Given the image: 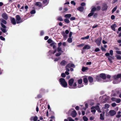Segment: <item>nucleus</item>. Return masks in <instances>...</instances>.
I'll return each instance as SVG.
<instances>
[{"instance_id": "f257e3e1", "label": "nucleus", "mask_w": 121, "mask_h": 121, "mask_svg": "<svg viewBox=\"0 0 121 121\" xmlns=\"http://www.w3.org/2000/svg\"><path fill=\"white\" fill-rule=\"evenodd\" d=\"M74 80L71 78L69 81V87L70 89H75L77 88V85L76 83H73Z\"/></svg>"}, {"instance_id": "f03ea898", "label": "nucleus", "mask_w": 121, "mask_h": 121, "mask_svg": "<svg viewBox=\"0 0 121 121\" xmlns=\"http://www.w3.org/2000/svg\"><path fill=\"white\" fill-rule=\"evenodd\" d=\"M114 78L113 83H117L121 81V73L117 75H114Z\"/></svg>"}, {"instance_id": "7ed1b4c3", "label": "nucleus", "mask_w": 121, "mask_h": 121, "mask_svg": "<svg viewBox=\"0 0 121 121\" xmlns=\"http://www.w3.org/2000/svg\"><path fill=\"white\" fill-rule=\"evenodd\" d=\"M59 81L60 84L64 87H67V82L65 81L64 78H61L60 79Z\"/></svg>"}, {"instance_id": "20e7f679", "label": "nucleus", "mask_w": 121, "mask_h": 121, "mask_svg": "<svg viewBox=\"0 0 121 121\" xmlns=\"http://www.w3.org/2000/svg\"><path fill=\"white\" fill-rule=\"evenodd\" d=\"M75 66L74 65L72 64H69L67 65L65 67L66 71H69L70 70L69 69L71 67L74 68Z\"/></svg>"}, {"instance_id": "39448f33", "label": "nucleus", "mask_w": 121, "mask_h": 121, "mask_svg": "<svg viewBox=\"0 0 121 121\" xmlns=\"http://www.w3.org/2000/svg\"><path fill=\"white\" fill-rule=\"evenodd\" d=\"M1 26L2 28H0L1 30L4 33H6L7 31V30H6V27L3 24L1 23Z\"/></svg>"}, {"instance_id": "423d86ee", "label": "nucleus", "mask_w": 121, "mask_h": 121, "mask_svg": "<svg viewBox=\"0 0 121 121\" xmlns=\"http://www.w3.org/2000/svg\"><path fill=\"white\" fill-rule=\"evenodd\" d=\"M102 39L100 37L98 38L95 40V42L98 46H99L100 45Z\"/></svg>"}, {"instance_id": "0eeeda50", "label": "nucleus", "mask_w": 121, "mask_h": 121, "mask_svg": "<svg viewBox=\"0 0 121 121\" xmlns=\"http://www.w3.org/2000/svg\"><path fill=\"white\" fill-rule=\"evenodd\" d=\"M16 20L17 23L18 24L21 23L22 22L20 21L21 17L19 16L18 15H16Z\"/></svg>"}, {"instance_id": "6e6552de", "label": "nucleus", "mask_w": 121, "mask_h": 121, "mask_svg": "<svg viewBox=\"0 0 121 121\" xmlns=\"http://www.w3.org/2000/svg\"><path fill=\"white\" fill-rule=\"evenodd\" d=\"M35 5L40 8L42 7V4L40 2H36L35 4Z\"/></svg>"}, {"instance_id": "1a4fd4ad", "label": "nucleus", "mask_w": 121, "mask_h": 121, "mask_svg": "<svg viewBox=\"0 0 121 121\" xmlns=\"http://www.w3.org/2000/svg\"><path fill=\"white\" fill-rule=\"evenodd\" d=\"M38 119V117L37 116L35 117L32 116L30 117V120L31 121H33V120L34 121H37Z\"/></svg>"}, {"instance_id": "9d476101", "label": "nucleus", "mask_w": 121, "mask_h": 121, "mask_svg": "<svg viewBox=\"0 0 121 121\" xmlns=\"http://www.w3.org/2000/svg\"><path fill=\"white\" fill-rule=\"evenodd\" d=\"M2 17L5 20H7L8 18V16L6 13H3L2 15Z\"/></svg>"}, {"instance_id": "9b49d317", "label": "nucleus", "mask_w": 121, "mask_h": 121, "mask_svg": "<svg viewBox=\"0 0 121 121\" xmlns=\"http://www.w3.org/2000/svg\"><path fill=\"white\" fill-rule=\"evenodd\" d=\"M109 113L111 116H113L116 113V112L114 110H110L109 112Z\"/></svg>"}, {"instance_id": "f8f14e48", "label": "nucleus", "mask_w": 121, "mask_h": 121, "mask_svg": "<svg viewBox=\"0 0 121 121\" xmlns=\"http://www.w3.org/2000/svg\"><path fill=\"white\" fill-rule=\"evenodd\" d=\"M10 20L11 23L15 25L16 24V22L14 18H11Z\"/></svg>"}, {"instance_id": "ddd939ff", "label": "nucleus", "mask_w": 121, "mask_h": 121, "mask_svg": "<svg viewBox=\"0 0 121 121\" xmlns=\"http://www.w3.org/2000/svg\"><path fill=\"white\" fill-rule=\"evenodd\" d=\"M61 34L64 37V38L65 40L66 39L68 35L65 34L64 32H62L61 33Z\"/></svg>"}, {"instance_id": "4468645a", "label": "nucleus", "mask_w": 121, "mask_h": 121, "mask_svg": "<svg viewBox=\"0 0 121 121\" xmlns=\"http://www.w3.org/2000/svg\"><path fill=\"white\" fill-rule=\"evenodd\" d=\"M77 114V113L76 111L75 110H74L71 113V115L73 117H76Z\"/></svg>"}, {"instance_id": "2eb2a0df", "label": "nucleus", "mask_w": 121, "mask_h": 121, "mask_svg": "<svg viewBox=\"0 0 121 121\" xmlns=\"http://www.w3.org/2000/svg\"><path fill=\"white\" fill-rule=\"evenodd\" d=\"M100 77L101 78L103 79H105L106 78V76L105 74L104 73H102L100 74Z\"/></svg>"}, {"instance_id": "dca6fc26", "label": "nucleus", "mask_w": 121, "mask_h": 121, "mask_svg": "<svg viewBox=\"0 0 121 121\" xmlns=\"http://www.w3.org/2000/svg\"><path fill=\"white\" fill-rule=\"evenodd\" d=\"M108 8V6L106 4H104L103 5L102 8V10L104 11L106 10Z\"/></svg>"}, {"instance_id": "f3484780", "label": "nucleus", "mask_w": 121, "mask_h": 121, "mask_svg": "<svg viewBox=\"0 0 121 121\" xmlns=\"http://www.w3.org/2000/svg\"><path fill=\"white\" fill-rule=\"evenodd\" d=\"M90 48L91 47L90 46L88 45H86L83 48V50L88 49H90Z\"/></svg>"}, {"instance_id": "a211bd4d", "label": "nucleus", "mask_w": 121, "mask_h": 121, "mask_svg": "<svg viewBox=\"0 0 121 121\" xmlns=\"http://www.w3.org/2000/svg\"><path fill=\"white\" fill-rule=\"evenodd\" d=\"M67 63L66 61L65 60H62L60 62V64L61 65H65Z\"/></svg>"}, {"instance_id": "6ab92c4d", "label": "nucleus", "mask_w": 121, "mask_h": 121, "mask_svg": "<svg viewBox=\"0 0 121 121\" xmlns=\"http://www.w3.org/2000/svg\"><path fill=\"white\" fill-rule=\"evenodd\" d=\"M0 22H1L0 23V24L1 25V23L2 24H7V22L6 21L3 19H0Z\"/></svg>"}, {"instance_id": "aec40b11", "label": "nucleus", "mask_w": 121, "mask_h": 121, "mask_svg": "<svg viewBox=\"0 0 121 121\" xmlns=\"http://www.w3.org/2000/svg\"><path fill=\"white\" fill-rule=\"evenodd\" d=\"M48 2L47 0H43V4L44 6L47 5L48 3Z\"/></svg>"}, {"instance_id": "412c9836", "label": "nucleus", "mask_w": 121, "mask_h": 121, "mask_svg": "<svg viewBox=\"0 0 121 121\" xmlns=\"http://www.w3.org/2000/svg\"><path fill=\"white\" fill-rule=\"evenodd\" d=\"M117 27V26L115 24H114L111 26L112 29L114 31H115V28Z\"/></svg>"}, {"instance_id": "4be33fe9", "label": "nucleus", "mask_w": 121, "mask_h": 121, "mask_svg": "<svg viewBox=\"0 0 121 121\" xmlns=\"http://www.w3.org/2000/svg\"><path fill=\"white\" fill-rule=\"evenodd\" d=\"M104 112H103L102 113L100 114V119L101 120H103L104 119Z\"/></svg>"}, {"instance_id": "5701e85b", "label": "nucleus", "mask_w": 121, "mask_h": 121, "mask_svg": "<svg viewBox=\"0 0 121 121\" xmlns=\"http://www.w3.org/2000/svg\"><path fill=\"white\" fill-rule=\"evenodd\" d=\"M96 79L97 81L100 82L101 81V77H100V75L99 76H97L96 77Z\"/></svg>"}, {"instance_id": "b1692460", "label": "nucleus", "mask_w": 121, "mask_h": 121, "mask_svg": "<svg viewBox=\"0 0 121 121\" xmlns=\"http://www.w3.org/2000/svg\"><path fill=\"white\" fill-rule=\"evenodd\" d=\"M77 9L81 12H82L84 10V8L82 7H80L77 8Z\"/></svg>"}, {"instance_id": "393cba45", "label": "nucleus", "mask_w": 121, "mask_h": 121, "mask_svg": "<svg viewBox=\"0 0 121 121\" xmlns=\"http://www.w3.org/2000/svg\"><path fill=\"white\" fill-rule=\"evenodd\" d=\"M71 16V15L70 14H67L65 15L64 16V17L66 18H69Z\"/></svg>"}, {"instance_id": "a878e982", "label": "nucleus", "mask_w": 121, "mask_h": 121, "mask_svg": "<svg viewBox=\"0 0 121 121\" xmlns=\"http://www.w3.org/2000/svg\"><path fill=\"white\" fill-rule=\"evenodd\" d=\"M95 106H92L91 108V111L92 112L94 113V114H95L96 112V110L95 109Z\"/></svg>"}, {"instance_id": "bb28decb", "label": "nucleus", "mask_w": 121, "mask_h": 121, "mask_svg": "<svg viewBox=\"0 0 121 121\" xmlns=\"http://www.w3.org/2000/svg\"><path fill=\"white\" fill-rule=\"evenodd\" d=\"M95 109L98 110V112H101L100 109L99 108V107L98 105L95 106Z\"/></svg>"}, {"instance_id": "cd10ccee", "label": "nucleus", "mask_w": 121, "mask_h": 121, "mask_svg": "<svg viewBox=\"0 0 121 121\" xmlns=\"http://www.w3.org/2000/svg\"><path fill=\"white\" fill-rule=\"evenodd\" d=\"M89 35H87V36L85 37H84L81 38V39L83 40L87 39H89Z\"/></svg>"}, {"instance_id": "c85d7f7f", "label": "nucleus", "mask_w": 121, "mask_h": 121, "mask_svg": "<svg viewBox=\"0 0 121 121\" xmlns=\"http://www.w3.org/2000/svg\"><path fill=\"white\" fill-rule=\"evenodd\" d=\"M88 79L89 81L91 82H92L93 81V78L91 77H89L88 78Z\"/></svg>"}, {"instance_id": "c756f323", "label": "nucleus", "mask_w": 121, "mask_h": 121, "mask_svg": "<svg viewBox=\"0 0 121 121\" xmlns=\"http://www.w3.org/2000/svg\"><path fill=\"white\" fill-rule=\"evenodd\" d=\"M57 51L58 52H63L62 50H61V48L60 47H58V48Z\"/></svg>"}, {"instance_id": "7c9ffc66", "label": "nucleus", "mask_w": 121, "mask_h": 121, "mask_svg": "<svg viewBox=\"0 0 121 121\" xmlns=\"http://www.w3.org/2000/svg\"><path fill=\"white\" fill-rule=\"evenodd\" d=\"M83 82L85 83L86 84L88 82L87 79L86 78H83Z\"/></svg>"}, {"instance_id": "2f4dec72", "label": "nucleus", "mask_w": 121, "mask_h": 121, "mask_svg": "<svg viewBox=\"0 0 121 121\" xmlns=\"http://www.w3.org/2000/svg\"><path fill=\"white\" fill-rule=\"evenodd\" d=\"M57 19L58 20L60 21H63L62 17L60 16L58 17L57 18Z\"/></svg>"}, {"instance_id": "473e14b6", "label": "nucleus", "mask_w": 121, "mask_h": 121, "mask_svg": "<svg viewBox=\"0 0 121 121\" xmlns=\"http://www.w3.org/2000/svg\"><path fill=\"white\" fill-rule=\"evenodd\" d=\"M78 82L79 84H81L82 82V79H79L78 80Z\"/></svg>"}, {"instance_id": "72a5a7b5", "label": "nucleus", "mask_w": 121, "mask_h": 121, "mask_svg": "<svg viewBox=\"0 0 121 121\" xmlns=\"http://www.w3.org/2000/svg\"><path fill=\"white\" fill-rule=\"evenodd\" d=\"M68 42L69 43H71L72 42V39L71 38H69L67 40Z\"/></svg>"}, {"instance_id": "f704fd0d", "label": "nucleus", "mask_w": 121, "mask_h": 121, "mask_svg": "<svg viewBox=\"0 0 121 121\" xmlns=\"http://www.w3.org/2000/svg\"><path fill=\"white\" fill-rule=\"evenodd\" d=\"M83 119L84 121H87L88 120V118L85 116L83 117Z\"/></svg>"}, {"instance_id": "c9c22d12", "label": "nucleus", "mask_w": 121, "mask_h": 121, "mask_svg": "<svg viewBox=\"0 0 121 121\" xmlns=\"http://www.w3.org/2000/svg\"><path fill=\"white\" fill-rule=\"evenodd\" d=\"M87 69V68L86 67H83L82 68V70L83 72H84Z\"/></svg>"}, {"instance_id": "e433bc0d", "label": "nucleus", "mask_w": 121, "mask_h": 121, "mask_svg": "<svg viewBox=\"0 0 121 121\" xmlns=\"http://www.w3.org/2000/svg\"><path fill=\"white\" fill-rule=\"evenodd\" d=\"M64 21L65 23H69L70 22L69 20L67 19H65Z\"/></svg>"}, {"instance_id": "4c0bfd02", "label": "nucleus", "mask_w": 121, "mask_h": 121, "mask_svg": "<svg viewBox=\"0 0 121 121\" xmlns=\"http://www.w3.org/2000/svg\"><path fill=\"white\" fill-rule=\"evenodd\" d=\"M109 105L108 104H105V107L104 108H105L107 109L109 108Z\"/></svg>"}, {"instance_id": "58836bf2", "label": "nucleus", "mask_w": 121, "mask_h": 121, "mask_svg": "<svg viewBox=\"0 0 121 121\" xmlns=\"http://www.w3.org/2000/svg\"><path fill=\"white\" fill-rule=\"evenodd\" d=\"M47 42L49 43H50L53 41L51 39H49L48 40Z\"/></svg>"}, {"instance_id": "ea45409f", "label": "nucleus", "mask_w": 121, "mask_h": 121, "mask_svg": "<svg viewBox=\"0 0 121 121\" xmlns=\"http://www.w3.org/2000/svg\"><path fill=\"white\" fill-rule=\"evenodd\" d=\"M121 101V99H117L116 102L117 103H120Z\"/></svg>"}, {"instance_id": "a19ab883", "label": "nucleus", "mask_w": 121, "mask_h": 121, "mask_svg": "<svg viewBox=\"0 0 121 121\" xmlns=\"http://www.w3.org/2000/svg\"><path fill=\"white\" fill-rule=\"evenodd\" d=\"M96 10V8L95 7H94L92 9L91 11V12L94 13V12Z\"/></svg>"}, {"instance_id": "79ce46f5", "label": "nucleus", "mask_w": 121, "mask_h": 121, "mask_svg": "<svg viewBox=\"0 0 121 121\" xmlns=\"http://www.w3.org/2000/svg\"><path fill=\"white\" fill-rule=\"evenodd\" d=\"M60 57H57L56 58L54 59V61H58V60L60 59Z\"/></svg>"}, {"instance_id": "37998d69", "label": "nucleus", "mask_w": 121, "mask_h": 121, "mask_svg": "<svg viewBox=\"0 0 121 121\" xmlns=\"http://www.w3.org/2000/svg\"><path fill=\"white\" fill-rule=\"evenodd\" d=\"M93 14H94V13L91 12V13H89L88 14V16L89 17H90L91 16H92Z\"/></svg>"}, {"instance_id": "c03bdc74", "label": "nucleus", "mask_w": 121, "mask_h": 121, "mask_svg": "<svg viewBox=\"0 0 121 121\" xmlns=\"http://www.w3.org/2000/svg\"><path fill=\"white\" fill-rule=\"evenodd\" d=\"M117 8V7L116 6V7L114 8L112 10V13H113L116 10Z\"/></svg>"}, {"instance_id": "a18cd8bd", "label": "nucleus", "mask_w": 121, "mask_h": 121, "mask_svg": "<svg viewBox=\"0 0 121 121\" xmlns=\"http://www.w3.org/2000/svg\"><path fill=\"white\" fill-rule=\"evenodd\" d=\"M36 12L35 11V10H33L31 11L30 12V13L31 14H35Z\"/></svg>"}, {"instance_id": "49530a36", "label": "nucleus", "mask_w": 121, "mask_h": 121, "mask_svg": "<svg viewBox=\"0 0 121 121\" xmlns=\"http://www.w3.org/2000/svg\"><path fill=\"white\" fill-rule=\"evenodd\" d=\"M117 99L115 97H112L111 98V100L113 101L116 102Z\"/></svg>"}, {"instance_id": "de8ad7c7", "label": "nucleus", "mask_w": 121, "mask_h": 121, "mask_svg": "<svg viewBox=\"0 0 121 121\" xmlns=\"http://www.w3.org/2000/svg\"><path fill=\"white\" fill-rule=\"evenodd\" d=\"M50 43L51 44H50V46H53L56 43L55 42L53 41V42H52V43Z\"/></svg>"}, {"instance_id": "09e8293b", "label": "nucleus", "mask_w": 121, "mask_h": 121, "mask_svg": "<svg viewBox=\"0 0 121 121\" xmlns=\"http://www.w3.org/2000/svg\"><path fill=\"white\" fill-rule=\"evenodd\" d=\"M83 86V85L82 84H78V87L80 88L82 87Z\"/></svg>"}, {"instance_id": "8fccbe9b", "label": "nucleus", "mask_w": 121, "mask_h": 121, "mask_svg": "<svg viewBox=\"0 0 121 121\" xmlns=\"http://www.w3.org/2000/svg\"><path fill=\"white\" fill-rule=\"evenodd\" d=\"M110 54L111 56H112L113 55V51L112 50H111L109 51Z\"/></svg>"}, {"instance_id": "3c124183", "label": "nucleus", "mask_w": 121, "mask_h": 121, "mask_svg": "<svg viewBox=\"0 0 121 121\" xmlns=\"http://www.w3.org/2000/svg\"><path fill=\"white\" fill-rule=\"evenodd\" d=\"M111 77V76L109 75H107V78L109 79L108 80V81H109V78H110Z\"/></svg>"}, {"instance_id": "603ef678", "label": "nucleus", "mask_w": 121, "mask_h": 121, "mask_svg": "<svg viewBox=\"0 0 121 121\" xmlns=\"http://www.w3.org/2000/svg\"><path fill=\"white\" fill-rule=\"evenodd\" d=\"M85 108H83V109L84 110H85L86 108H87L88 107V104H85Z\"/></svg>"}, {"instance_id": "864d4df0", "label": "nucleus", "mask_w": 121, "mask_h": 121, "mask_svg": "<svg viewBox=\"0 0 121 121\" xmlns=\"http://www.w3.org/2000/svg\"><path fill=\"white\" fill-rule=\"evenodd\" d=\"M117 58L118 59H121V56L120 55L117 56Z\"/></svg>"}, {"instance_id": "5fc2aeb1", "label": "nucleus", "mask_w": 121, "mask_h": 121, "mask_svg": "<svg viewBox=\"0 0 121 121\" xmlns=\"http://www.w3.org/2000/svg\"><path fill=\"white\" fill-rule=\"evenodd\" d=\"M0 39L1 40H5V38L2 36H0Z\"/></svg>"}, {"instance_id": "6e6d98bb", "label": "nucleus", "mask_w": 121, "mask_h": 121, "mask_svg": "<svg viewBox=\"0 0 121 121\" xmlns=\"http://www.w3.org/2000/svg\"><path fill=\"white\" fill-rule=\"evenodd\" d=\"M65 74L64 73H62L61 74V76L63 78H65Z\"/></svg>"}, {"instance_id": "4d7b16f0", "label": "nucleus", "mask_w": 121, "mask_h": 121, "mask_svg": "<svg viewBox=\"0 0 121 121\" xmlns=\"http://www.w3.org/2000/svg\"><path fill=\"white\" fill-rule=\"evenodd\" d=\"M61 54L60 53H58L56 54V56H59L61 55Z\"/></svg>"}, {"instance_id": "13d9d810", "label": "nucleus", "mask_w": 121, "mask_h": 121, "mask_svg": "<svg viewBox=\"0 0 121 121\" xmlns=\"http://www.w3.org/2000/svg\"><path fill=\"white\" fill-rule=\"evenodd\" d=\"M75 18L74 17H71L70 19L72 21L75 20Z\"/></svg>"}, {"instance_id": "bf43d9fd", "label": "nucleus", "mask_w": 121, "mask_h": 121, "mask_svg": "<svg viewBox=\"0 0 121 121\" xmlns=\"http://www.w3.org/2000/svg\"><path fill=\"white\" fill-rule=\"evenodd\" d=\"M116 104L115 103H113L112 104V106L113 107H114L116 106Z\"/></svg>"}, {"instance_id": "052dcab7", "label": "nucleus", "mask_w": 121, "mask_h": 121, "mask_svg": "<svg viewBox=\"0 0 121 121\" xmlns=\"http://www.w3.org/2000/svg\"><path fill=\"white\" fill-rule=\"evenodd\" d=\"M72 34V32H70L69 33V38H71V37Z\"/></svg>"}, {"instance_id": "680f3d73", "label": "nucleus", "mask_w": 121, "mask_h": 121, "mask_svg": "<svg viewBox=\"0 0 121 121\" xmlns=\"http://www.w3.org/2000/svg\"><path fill=\"white\" fill-rule=\"evenodd\" d=\"M99 50H100L99 49V48H96L95 49V52H97L99 51Z\"/></svg>"}, {"instance_id": "e2e57ef3", "label": "nucleus", "mask_w": 121, "mask_h": 121, "mask_svg": "<svg viewBox=\"0 0 121 121\" xmlns=\"http://www.w3.org/2000/svg\"><path fill=\"white\" fill-rule=\"evenodd\" d=\"M115 16L114 15H112L111 17V18L113 20H114L115 19Z\"/></svg>"}, {"instance_id": "0e129e2a", "label": "nucleus", "mask_w": 121, "mask_h": 121, "mask_svg": "<svg viewBox=\"0 0 121 121\" xmlns=\"http://www.w3.org/2000/svg\"><path fill=\"white\" fill-rule=\"evenodd\" d=\"M71 3L72 4H73L74 5H75V3L73 1H71Z\"/></svg>"}, {"instance_id": "69168bd1", "label": "nucleus", "mask_w": 121, "mask_h": 121, "mask_svg": "<svg viewBox=\"0 0 121 121\" xmlns=\"http://www.w3.org/2000/svg\"><path fill=\"white\" fill-rule=\"evenodd\" d=\"M62 44V43L61 42H60L58 44V47H60L61 45Z\"/></svg>"}, {"instance_id": "338daca9", "label": "nucleus", "mask_w": 121, "mask_h": 121, "mask_svg": "<svg viewBox=\"0 0 121 121\" xmlns=\"http://www.w3.org/2000/svg\"><path fill=\"white\" fill-rule=\"evenodd\" d=\"M116 53L119 54H121V51H117L116 52Z\"/></svg>"}, {"instance_id": "774afa93", "label": "nucleus", "mask_w": 121, "mask_h": 121, "mask_svg": "<svg viewBox=\"0 0 121 121\" xmlns=\"http://www.w3.org/2000/svg\"><path fill=\"white\" fill-rule=\"evenodd\" d=\"M69 121H74V120L72 119L71 117L68 118Z\"/></svg>"}]
</instances>
